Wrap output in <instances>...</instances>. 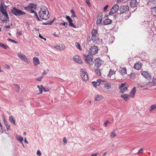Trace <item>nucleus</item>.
Returning a JSON list of instances; mask_svg holds the SVG:
<instances>
[{"label": "nucleus", "mask_w": 156, "mask_h": 156, "mask_svg": "<svg viewBox=\"0 0 156 156\" xmlns=\"http://www.w3.org/2000/svg\"><path fill=\"white\" fill-rule=\"evenodd\" d=\"M49 13L48 8L44 6H42L40 9L39 16L42 20H46L49 18Z\"/></svg>", "instance_id": "nucleus-1"}, {"label": "nucleus", "mask_w": 156, "mask_h": 156, "mask_svg": "<svg viewBox=\"0 0 156 156\" xmlns=\"http://www.w3.org/2000/svg\"><path fill=\"white\" fill-rule=\"evenodd\" d=\"M37 8L35 5L32 3L30 4L27 6L25 7L24 9L27 11L30 12L31 13H34L35 18L37 19L38 20L41 21L40 18L38 17L37 13L35 11L34 9H36Z\"/></svg>", "instance_id": "nucleus-2"}, {"label": "nucleus", "mask_w": 156, "mask_h": 156, "mask_svg": "<svg viewBox=\"0 0 156 156\" xmlns=\"http://www.w3.org/2000/svg\"><path fill=\"white\" fill-rule=\"evenodd\" d=\"M11 12L16 16H22L26 14L25 12L22 11L20 9L16 8L15 7L13 8L11 10Z\"/></svg>", "instance_id": "nucleus-3"}, {"label": "nucleus", "mask_w": 156, "mask_h": 156, "mask_svg": "<svg viewBox=\"0 0 156 156\" xmlns=\"http://www.w3.org/2000/svg\"><path fill=\"white\" fill-rule=\"evenodd\" d=\"M98 34V31L97 30L94 29L92 30L91 32L92 37L91 40L94 43H95V42L97 41L99 39Z\"/></svg>", "instance_id": "nucleus-4"}, {"label": "nucleus", "mask_w": 156, "mask_h": 156, "mask_svg": "<svg viewBox=\"0 0 156 156\" xmlns=\"http://www.w3.org/2000/svg\"><path fill=\"white\" fill-rule=\"evenodd\" d=\"M83 58L85 62L87 64L90 65V63H92L93 61L92 56L90 55H86L83 54Z\"/></svg>", "instance_id": "nucleus-5"}, {"label": "nucleus", "mask_w": 156, "mask_h": 156, "mask_svg": "<svg viewBox=\"0 0 156 156\" xmlns=\"http://www.w3.org/2000/svg\"><path fill=\"white\" fill-rule=\"evenodd\" d=\"M129 7L128 5H122L120 7L119 11L120 14H126L129 11Z\"/></svg>", "instance_id": "nucleus-6"}, {"label": "nucleus", "mask_w": 156, "mask_h": 156, "mask_svg": "<svg viewBox=\"0 0 156 156\" xmlns=\"http://www.w3.org/2000/svg\"><path fill=\"white\" fill-rule=\"evenodd\" d=\"M128 87V85L126 83H121L119 87L120 92L121 93H124L127 90Z\"/></svg>", "instance_id": "nucleus-7"}, {"label": "nucleus", "mask_w": 156, "mask_h": 156, "mask_svg": "<svg viewBox=\"0 0 156 156\" xmlns=\"http://www.w3.org/2000/svg\"><path fill=\"white\" fill-rule=\"evenodd\" d=\"M98 51V47L96 46L91 47L89 49V53L94 55L97 53Z\"/></svg>", "instance_id": "nucleus-8"}, {"label": "nucleus", "mask_w": 156, "mask_h": 156, "mask_svg": "<svg viewBox=\"0 0 156 156\" xmlns=\"http://www.w3.org/2000/svg\"><path fill=\"white\" fill-rule=\"evenodd\" d=\"M80 71L81 76L83 80L84 81L87 80L88 78L87 73L82 69H80Z\"/></svg>", "instance_id": "nucleus-9"}, {"label": "nucleus", "mask_w": 156, "mask_h": 156, "mask_svg": "<svg viewBox=\"0 0 156 156\" xmlns=\"http://www.w3.org/2000/svg\"><path fill=\"white\" fill-rule=\"evenodd\" d=\"M18 56L19 58L26 63H29L30 62V61L29 60L28 58L23 54L19 53L18 54Z\"/></svg>", "instance_id": "nucleus-10"}, {"label": "nucleus", "mask_w": 156, "mask_h": 156, "mask_svg": "<svg viewBox=\"0 0 156 156\" xmlns=\"http://www.w3.org/2000/svg\"><path fill=\"white\" fill-rule=\"evenodd\" d=\"M115 72L112 69H110L108 75V77L110 78V80H113L115 79Z\"/></svg>", "instance_id": "nucleus-11"}, {"label": "nucleus", "mask_w": 156, "mask_h": 156, "mask_svg": "<svg viewBox=\"0 0 156 156\" xmlns=\"http://www.w3.org/2000/svg\"><path fill=\"white\" fill-rule=\"evenodd\" d=\"M119 9V7L118 5L115 4L113 5V7L111 9L109 14H114Z\"/></svg>", "instance_id": "nucleus-12"}, {"label": "nucleus", "mask_w": 156, "mask_h": 156, "mask_svg": "<svg viewBox=\"0 0 156 156\" xmlns=\"http://www.w3.org/2000/svg\"><path fill=\"white\" fill-rule=\"evenodd\" d=\"M103 64V61L99 58H97L95 60V65L97 67H100Z\"/></svg>", "instance_id": "nucleus-13"}, {"label": "nucleus", "mask_w": 156, "mask_h": 156, "mask_svg": "<svg viewBox=\"0 0 156 156\" xmlns=\"http://www.w3.org/2000/svg\"><path fill=\"white\" fill-rule=\"evenodd\" d=\"M73 58L76 62L80 64H82L83 62L80 59V58L79 56L77 55H76L74 56H73Z\"/></svg>", "instance_id": "nucleus-14"}, {"label": "nucleus", "mask_w": 156, "mask_h": 156, "mask_svg": "<svg viewBox=\"0 0 156 156\" xmlns=\"http://www.w3.org/2000/svg\"><path fill=\"white\" fill-rule=\"evenodd\" d=\"M66 18L68 22L69 23V26L72 27H73L74 28L76 27V26L73 23V20L70 17L68 16H66Z\"/></svg>", "instance_id": "nucleus-15"}, {"label": "nucleus", "mask_w": 156, "mask_h": 156, "mask_svg": "<svg viewBox=\"0 0 156 156\" xmlns=\"http://www.w3.org/2000/svg\"><path fill=\"white\" fill-rule=\"evenodd\" d=\"M130 5L132 7H135L137 6L138 3L136 0H131L129 2Z\"/></svg>", "instance_id": "nucleus-16"}, {"label": "nucleus", "mask_w": 156, "mask_h": 156, "mask_svg": "<svg viewBox=\"0 0 156 156\" xmlns=\"http://www.w3.org/2000/svg\"><path fill=\"white\" fill-rule=\"evenodd\" d=\"M136 87H134L132 90L130 92V93L129 94V97H131L132 98H134V96L135 95V93L136 92Z\"/></svg>", "instance_id": "nucleus-17"}, {"label": "nucleus", "mask_w": 156, "mask_h": 156, "mask_svg": "<svg viewBox=\"0 0 156 156\" xmlns=\"http://www.w3.org/2000/svg\"><path fill=\"white\" fill-rule=\"evenodd\" d=\"M33 62L34 65L35 66H37L40 63L38 58L36 57L33 58Z\"/></svg>", "instance_id": "nucleus-18"}, {"label": "nucleus", "mask_w": 156, "mask_h": 156, "mask_svg": "<svg viewBox=\"0 0 156 156\" xmlns=\"http://www.w3.org/2000/svg\"><path fill=\"white\" fill-rule=\"evenodd\" d=\"M146 84L147 85L150 84L151 86H156V79H153L151 81L150 80L148 82H146Z\"/></svg>", "instance_id": "nucleus-19"}, {"label": "nucleus", "mask_w": 156, "mask_h": 156, "mask_svg": "<svg viewBox=\"0 0 156 156\" xmlns=\"http://www.w3.org/2000/svg\"><path fill=\"white\" fill-rule=\"evenodd\" d=\"M141 74L146 78L149 79L151 78L150 75L147 71H143L141 73Z\"/></svg>", "instance_id": "nucleus-20"}, {"label": "nucleus", "mask_w": 156, "mask_h": 156, "mask_svg": "<svg viewBox=\"0 0 156 156\" xmlns=\"http://www.w3.org/2000/svg\"><path fill=\"white\" fill-rule=\"evenodd\" d=\"M120 97L126 101H128L129 99V95L128 94H123L121 95Z\"/></svg>", "instance_id": "nucleus-21"}, {"label": "nucleus", "mask_w": 156, "mask_h": 156, "mask_svg": "<svg viewBox=\"0 0 156 156\" xmlns=\"http://www.w3.org/2000/svg\"><path fill=\"white\" fill-rule=\"evenodd\" d=\"M102 19V14H99L97 17V19L96 21L97 24H100Z\"/></svg>", "instance_id": "nucleus-22"}, {"label": "nucleus", "mask_w": 156, "mask_h": 156, "mask_svg": "<svg viewBox=\"0 0 156 156\" xmlns=\"http://www.w3.org/2000/svg\"><path fill=\"white\" fill-rule=\"evenodd\" d=\"M56 49L59 50H62L65 48V46L63 44H61L58 45H57L55 47Z\"/></svg>", "instance_id": "nucleus-23"}, {"label": "nucleus", "mask_w": 156, "mask_h": 156, "mask_svg": "<svg viewBox=\"0 0 156 156\" xmlns=\"http://www.w3.org/2000/svg\"><path fill=\"white\" fill-rule=\"evenodd\" d=\"M104 98V96L100 95H97L95 96V101H98L102 100Z\"/></svg>", "instance_id": "nucleus-24"}, {"label": "nucleus", "mask_w": 156, "mask_h": 156, "mask_svg": "<svg viewBox=\"0 0 156 156\" xmlns=\"http://www.w3.org/2000/svg\"><path fill=\"white\" fill-rule=\"evenodd\" d=\"M141 64L140 62L136 63L135 64L134 68L136 70H139L141 68Z\"/></svg>", "instance_id": "nucleus-25"}, {"label": "nucleus", "mask_w": 156, "mask_h": 156, "mask_svg": "<svg viewBox=\"0 0 156 156\" xmlns=\"http://www.w3.org/2000/svg\"><path fill=\"white\" fill-rule=\"evenodd\" d=\"M120 72L121 74L123 76L126 74V69L125 68H121Z\"/></svg>", "instance_id": "nucleus-26"}, {"label": "nucleus", "mask_w": 156, "mask_h": 156, "mask_svg": "<svg viewBox=\"0 0 156 156\" xmlns=\"http://www.w3.org/2000/svg\"><path fill=\"white\" fill-rule=\"evenodd\" d=\"M101 80H97L96 82H92L93 85L95 87H96L97 86H99L101 82Z\"/></svg>", "instance_id": "nucleus-27"}, {"label": "nucleus", "mask_w": 156, "mask_h": 156, "mask_svg": "<svg viewBox=\"0 0 156 156\" xmlns=\"http://www.w3.org/2000/svg\"><path fill=\"white\" fill-rule=\"evenodd\" d=\"M112 21L110 19H105L104 22V24L105 25L110 24L112 23Z\"/></svg>", "instance_id": "nucleus-28"}, {"label": "nucleus", "mask_w": 156, "mask_h": 156, "mask_svg": "<svg viewBox=\"0 0 156 156\" xmlns=\"http://www.w3.org/2000/svg\"><path fill=\"white\" fill-rule=\"evenodd\" d=\"M116 136V130L115 129L113 130L111 133L110 135V138L112 139L113 138Z\"/></svg>", "instance_id": "nucleus-29"}, {"label": "nucleus", "mask_w": 156, "mask_h": 156, "mask_svg": "<svg viewBox=\"0 0 156 156\" xmlns=\"http://www.w3.org/2000/svg\"><path fill=\"white\" fill-rule=\"evenodd\" d=\"M1 12L4 15L5 18H6V19L9 18L8 17V14L5 9L4 10L2 11Z\"/></svg>", "instance_id": "nucleus-30"}, {"label": "nucleus", "mask_w": 156, "mask_h": 156, "mask_svg": "<svg viewBox=\"0 0 156 156\" xmlns=\"http://www.w3.org/2000/svg\"><path fill=\"white\" fill-rule=\"evenodd\" d=\"M104 87L107 89H108L111 87V84L108 83L104 84Z\"/></svg>", "instance_id": "nucleus-31"}, {"label": "nucleus", "mask_w": 156, "mask_h": 156, "mask_svg": "<svg viewBox=\"0 0 156 156\" xmlns=\"http://www.w3.org/2000/svg\"><path fill=\"white\" fill-rule=\"evenodd\" d=\"M151 11L152 14H156V6L151 9Z\"/></svg>", "instance_id": "nucleus-32"}, {"label": "nucleus", "mask_w": 156, "mask_h": 156, "mask_svg": "<svg viewBox=\"0 0 156 156\" xmlns=\"http://www.w3.org/2000/svg\"><path fill=\"white\" fill-rule=\"evenodd\" d=\"M95 73H96L98 76H100L101 75L100 70L99 68H98V67H97V68L96 69Z\"/></svg>", "instance_id": "nucleus-33"}, {"label": "nucleus", "mask_w": 156, "mask_h": 156, "mask_svg": "<svg viewBox=\"0 0 156 156\" xmlns=\"http://www.w3.org/2000/svg\"><path fill=\"white\" fill-rule=\"evenodd\" d=\"M156 108V104L153 105H151V106L150 108L149 112H151L153 110H154Z\"/></svg>", "instance_id": "nucleus-34"}, {"label": "nucleus", "mask_w": 156, "mask_h": 156, "mask_svg": "<svg viewBox=\"0 0 156 156\" xmlns=\"http://www.w3.org/2000/svg\"><path fill=\"white\" fill-rule=\"evenodd\" d=\"M9 120L12 123L14 124H15V121L13 119L12 116H10L9 117Z\"/></svg>", "instance_id": "nucleus-35"}, {"label": "nucleus", "mask_w": 156, "mask_h": 156, "mask_svg": "<svg viewBox=\"0 0 156 156\" xmlns=\"http://www.w3.org/2000/svg\"><path fill=\"white\" fill-rule=\"evenodd\" d=\"M2 0H0V2H1V5L0 6V11L1 12L2 11L4 10L5 9L4 8V7L2 5Z\"/></svg>", "instance_id": "nucleus-36"}, {"label": "nucleus", "mask_w": 156, "mask_h": 156, "mask_svg": "<svg viewBox=\"0 0 156 156\" xmlns=\"http://www.w3.org/2000/svg\"><path fill=\"white\" fill-rule=\"evenodd\" d=\"M0 46L5 49H7L8 48L7 46L2 43H0Z\"/></svg>", "instance_id": "nucleus-37"}, {"label": "nucleus", "mask_w": 156, "mask_h": 156, "mask_svg": "<svg viewBox=\"0 0 156 156\" xmlns=\"http://www.w3.org/2000/svg\"><path fill=\"white\" fill-rule=\"evenodd\" d=\"M75 45L76 47L77 48L81 50V46L79 43L76 42L75 44Z\"/></svg>", "instance_id": "nucleus-38"}, {"label": "nucleus", "mask_w": 156, "mask_h": 156, "mask_svg": "<svg viewBox=\"0 0 156 156\" xmlns=\"http://www.w3.org/2000/svg\"><path fill=\"white\" fill-rule=\"evenodd\" d=\"M14 85H15V88L16 90V91L17 92H18L19 91L20 88L19 86L18 85L16 84H14Z\"/></svg>", "instance_id": "nucleus-39"}, {"label": "nucleus", "mask_w": 156, "mask_h": 156, "mask_svg": "<svg viewBox=\"0 0 156 156\" xmlns=\"http://www.w3.org/2000/svg\"><path fill=\"white\" fill-rule=\"evenodd\" d=\"M17 140L19 142H21L23 140V138L21 136H19L18 137H16Z\"/></svg>", "instance_id": "nucleus-40"}, {"label": "nucleus", "mask_w": 156, "mask_h": 156, "mask_svg": "<svg viewBox=\"0 0 156 156\" xmlns=\"http://www.w3.org/2000/svg\"><path fill=\"white\" fill-rule=\"evenodd\" d=\"M71 12L72 13V15L71 16V17H75L76 16V15H75V12L74 10L73 9H72L71 10Z\"/></svg>", "instance_id": "nucleus-41"}, {"label": "nucleus", "mask_w": 156, "mask_h": 156, "mask_svg": "<svg viewBox=\"0 0 156 156\" xmlns=\"http://www.w3.org/2000/svg\"><path fill=\"white\" fill-rule=\"evenodd\" d=\"M37 87L39 88L40 91V94H41L43 92L42 89L43 88L41 87V86L39 85L37 86Z\"/></svg>", "instance_id": "nucleus-42"}, {"label": "nucleus", "mask_w": 156, "mask_h": 156, "mask_svg": "<svg viewBox=\"0 0 156 156\" xmlns=\"http://www.w3.org/2000/svg\"><path fill=\"white\" fill-rule=\"evenodd\" d=\"M130 77L133 79H134L135 77V73H131L130 75Z\"/></svg>", "instance_id": "nucleus-43"}, {"label": "nucleus", "mask_w": 156, "mask_h": 156, "mask_svg": "<svg viewBox=\"0 0 156 156\" xmlns=\"http://www.w3.org/2000/svg\"><path fill=\"white\" fill-rule=\"evenodd\" d=\"M53 22H54V20L51 21L50 22H49V23L47 22V23H43V24H45V25H51L53 23Z\"/></svg>", "instance_id": "nucleus-44"}, {"label": "nucleus", "mask_w": 156, "mask_h": 156, "mask_svg": "<svg viewBox=\"0 0 156 156\" xmlns=\"http://www.w3.org/2000/svg\"><path fill=\"white\" fill-rule=\"evenodd\" d=\"M43 77L41 76L40 77H39L36 79V80L39 81H41V79L43 78Z\"/></svg>", "instance_id": "nucleus-45"}, {"label": "nucleus", "mask_w": 156, "mask_h": 156, "mask_svg": "<svg viewBox=\"0 0 156 156\" xmlns=\"http://www.w3.org/2000/svg\"><path fill=\"white\" fill-rule=\"evenodd\" d=\"M85 1L87 4L88 5V6H90V2L89 0H85Z\"/></svg>", "instance_id": "nucleus-46"}, {"label": "nucleus", "mask_w": 156, "mask_h": 156, "mask_svg": "<svg viewBox=\"0 0 156 156\" xmlns=\"http://www.w3.org/2000/svg\"><path fill=\"white\" fill-rule=\"evenodd\" d=\"M37 154L38 156H40L41 155V153L39 150H37Z\"/></svg>", "instance_id": "nucleus-47"}, {"label": "nucleus", "mask_w": 156, "mask_h": 156, "mask_svg": "<svg viewBox=\"0 0 156 156\" xmlns=\"http://www.w3.org/2000/svg\"><path fill=\"white\" fill-rule=\"evenodd\" d=\"M108 7V5H107L104 7V9H103V10H104V12H105L107 10Z\"/></svg>", "instance_id": "nucleus-48"}, {"label": "nucleus", "mask_w": 156, "mask_h": 156, "mask_svg": "<svg viewBox=\"0 0 156 156\" xmlns=\"http://www.w3.org/2000/svg\"><path fill=\"white\" fill-rule=\"evenodd\" d=\"M17 34L20 35H22L21 31L20 30H17Z\"/></svg>", "instance_id": "nucleus-49"}, {"label": "nucleus", "mask_w": 156, "mask_h": 156, "mask_svg": "<svg viewBox=\"0 0 156 156\" xmlns=\"http://www.w3.org/2000/svg\"><path fill=\"white\" fill-rule=\"evenodd\" d=\"M46 74V71L44 70V72L42 73V75L41 76H42L43 77Z\"/></svg>", "instance_id": "nucleus-50"}, {"label": "nucleus", "mask_w": 156, "mask_h": 156, "mask_svg": "<svg viewBox=\"0 0 156 156\" xmlns=\"http://www.w3.org/2000/svg\"><path fill=\"white\" fill-rule=\"evenodd\" d=\"M109 123H110V122L108 120L106 121L104 123V125L106 127L108 125V124Z\"/></svg>", "instance_id": "nucleus-51"}, {"label": "nucleus", "mask_w": 156, "mask_h": 156, "mask_svg": "<svg viewBox=\"0 0 156 156\" xmlns=\"http://www.w3.org/2000/svg\"><path fill=\"white\" fill-rule=\"evenodd\" d=\"M99 153H94L92 154L90 156H97Z\"/></svg>", "instance_id": "nucleus-52"}, {"label": "nucleus", "mask_w": 156, "mask_h": 156, "mask_svg": "<svg viewBox=\"0 0 156 156\" xmlns=\"http://www.w3.org/2000/svg\"><path fill=\"white\" fill-rule=\"evenodd\" d=\"M63 142L64 143H66L67 142V140L66 139V138L65 137H64L63 140Z\"/></svg>", "instance_id": "nucleus-53"}, {"label": "nucleus", "mask_w": 156, "mask_h": 156, "mask_svg": "<svg viewBox=\"0 0 156 156\" xmlns=\"http://www.w3.org/2000/svg\"><path fill=\"white\" fill-rule=\"evenodd\" d=\"M66 24H67V23L64 22L63 23H60V25L65 26Z\"/></svg>", "instance_id": "nucleus-54"}, {"label": "nucleus", "mask_w": 156, "mask_h": 156, "mask_svg": "<svg viewBox=\"0 0 156 156\" xmlns=\"http://www.w3.org/2000/svg\"><path fill=\"white\" fill-rule=\"evenodd\" d=\"M8 41H11L12 42H14L15 43H16V42L15 41L12 40H11V39H8Z\"/></svg>", "instance_id": "nucleus-55"}, {"label": "nucleus", "mask_w": 156, "mask_h": 156, "mask_svg": "<svg viewBox=\"0 0 156 156\" xmlns=\"http://www.w3.org/2000/svg\"><path fill=\"white\" fill-rule=\"evenodd\" d=\"M5 27L6 28H9L10 27V26L9 25H5Z\"/></svg>", "instance_id": "nucleus-56"}, {"label": "nucleus", "mask_w": 156, "mask_h": 156, "mask_svg": "<svg viewBox=\"0 0 156 156\" xmlns=\"http://www.w3.org/2000/svg\"><path fill=\"white\" fill-rule=\"evenodd\" d=\"M123 0H117V3H119V2H121L123 1Z\"/></svg>", "instance_id": "nucleus-57"}, {"label": "nucleus", "mask_w": 156, "mask_h": 156, "mask_svg": "<svg viewBox=\"0 0 156 156\" xmlns=\"http://www.w3.org/2000/svg\"><path fill=\"white\" fill-rule=\"evenodd\" d=\"M41 87L43 88V89L44 91H48V90H46L45 89V88L43 87V86L42 85H41Z\"/></svg>", "instance_id": "nucleus-58"}, {"label": "nucleus", "mask_w": 156, "mask_h": 156, "mask_svg": "<svg viewBox=\"0 0 156 156\" xmlns=\"http://www.w3.org/2000/svg\"><path fill=\"white\" fill-rule=\"evenodd\" d=\"M143 151V148H141L139 151V152L142 153Z\"/></svg>", "instance_id": "nucleus-59"}, {"label": "nucleus", "mask_w": 156, "mask_h": 156, "mask_svg": "<svg viewBox=\"0 0 156 156\" xmlns=\"http://www.w3.org/2000/svg\"><path fill=\"white\" fill-rule=\"evenodd\" d=\"M24 142H25L26 143H27V144H28V141H27V140H26V139L25 138V139H24Z\"/></svg>", "instance_id": "nucleus-60"}, {"label": "nucleus", "mask_w": 156, "mask_h": 156, "mask_svg": "<svg viewBox=\"0 0 156 156\" xmlns=\"http://www.w3.org/2000/svg\"><path fill=\"white\" fill-rule=\"evenodd\" d=\"M149 2H152L154 1L155 0H148Z\"/></svg>", "instance_id": "nucleus-61"}, {"label": "nucleus", "mask_w": 156, "mask_h": 156, "mask_svg": "<svg viewBox=\"0 0 156 156\" xmlns=\"http://www.w3.org/2000/svg\"><path fill=\"white\" fill-rule=\"evenodd\" d=\"M107 153L106 152H104V154H103V156H105L107 154Z\"/></svg>", "instance_id": "nucleus-62"}, {"label": "nucleus", "mask_w": 156, "mask_h": 156, "mask_svg": "<svg viewBox=\"0 0 156 156\" xmlns=\"http://www.w3.org/2000/svg\"><path fill=\"white\" fill-rule=\"evenodd\" d=\"M6 127H7V129H8L9 128V127H10V125H9V126H8V125L7 124V125H6Z\"/></svg>", "instance_id": "nucleus-63"}, {"label": "nucleus", "mask_w": 156, "mask_h": 156, "mask_svg": "<svg viewBox=\"0 0 156 156\" xmlns=\"http://www.w3.org/2000/svg\"><path fill=\"white\" fill-rule=\"evenodd\" d=\"M35 53L37 55H39V53L38 52H36Z\"/></svg>", "instance_id": "nucleus-64"}]
</instances>
